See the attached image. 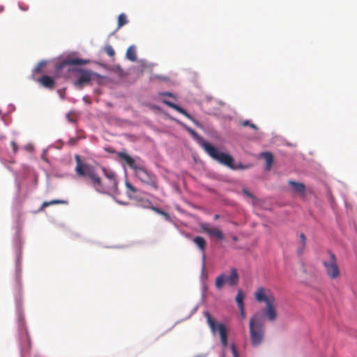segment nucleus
<instances>
[{
	"mask_svg": "<svg viewBox=\"0 0 357 357\" xmlns=\"http://www.w3.org/2000/svg\"><path fill=\"white\" fill-rule=\"evenodd\" d=\"M75 172L77 175L80 177L87 176L89 178L93 186L98 192L107 193L109 190L115 191L117 190L118 183L116 174L113 171L107 169L105 167L102 168L105 176L108 179V183L105 185L102 183L94 167L87 163H83L79 155H75Z\"/></svg>",
	"mask_w": 357,
	"mask_h": 357,
	"instance_id": "obj_1",
	"label": "nucleus"
},
{
	"mask_svg": "<svg viewBox=\"0 0 357 357\" xmlns=\"http://www.w3.org/2000/svg\"><path fill=\"white\" fill-rule=\"evenodd\" d=\"M187 131L195 139H197L200 146L204 151L215 160L223 164L231 169H234L233 165V158L227 153L220 152L218 149L214 147L208 142H206L202 137H200L193 129L188 126L185 127Z\"/></svg>",
	"mask_w": 357,
	"mask_h": 357,
	"instance_id": "obj_2",
	"label": "nucleus"
},
{
	"mask_svg": "<svg viewBox=\"0 0 357 357\" xmlns=\"http://www.w3.org/2000/svg\"><path fill=\"white\" fill-rule=\"evenodd\" d=\"M255 298L258 302H264L266 308L263 314L270 321H274L277 319V300L271 291L268 289L259 287L255 293Z\"/></svg>",
	"mask_w": 357,
	"mask_h": 357,
	"instance_id": "obj_3",
	"label": "nucleus"
},
{
	"mask_svg": "<svg viewBox=\"0 0 357 357\" xmlns=\"http://www.w3.org/2000/svg\"><path fill=\"white\" fill-rule=\"evenodd\" d=\"M265 326L259 313L255 314L250 319L249 332L250 342L253 347L259 346L265 337Z\"/></svg>",
	"mask_w": 357,
	"mask_h": 357,
	"instance_id": "obj_4",
	"label": "nucleus"
},
{
	"mask_svg": "<svg viewBox=\"0 0 357 357\" xmlns=\"http://www.w3.org/2000/svg\"><path fill=\"white\" fill-rule=\"evenodd\" d=\"M133 171L142 183L152 187L154 190L158 189L156 176L149 172L144 165L139 164Z\"/></svg>",
	"mask_w": 357,
	"mask_h": 357,
	"instance_id": "obj_5",
	"label": "nucleus"
},
{
	"mask_svg": "<svg viewBox=\"0 0 357 357\" xmlns=\"http://www.w3.org/2000/svg\"><path fill=\"white\" fill-rule=\"evenodd\" d=\"M204 314L206 319V321L211 328V332L213 333H215L217 331L219 332L221 343L223 347H226L228 344V341L227 329L225 325L221 323L217 324L208 312H204Z\"/></svg>",
	"mask_w": 357,
	"mask_h": 357,
	"instance_id": "obj_6",
	"label": "nucleus"
},
{
	"mask_svg": "<svg viewBox=\"0 0 357 357\" xmlns=\"http://www.w3.org/2000/svg\"><path fill=\"white\" fill-rule=\"evenodd\" d=\"M328 259L323 261L322 264L325 268L326 273L331 279H336L340 275L339 266L337 265V258L333 252L328 251Z\"/></svg>",
	"mask_w": 357,
	"mask_h": 357,
	"instance_id": "obj_7",
	"label": "nucleus"
},
{
	"mask_svg": "<svg viewBox=\"0 0 357 357\" xmlns=\"http://www.w3.org/2000/svg\"><path fill=\"white\" fill-rule=\"evenodd\" d=\"M238 274L236 268L231 269V273L229 276L222 273L218 276L215 279V287L218 289H221L225 283L227 282L230 286H235L238 282Z\"/></svg>",
	"mask_w": 357,
	"mask_h": 357,
	"instance_id": "obj_8",
	"label": "nucleus"
},
{
	"mask_svg": "<svg viewBox=\"0 0 357 357\" xmlns=\"http://www.w3.org/2000/svg\"><path fill=\"white\" fill-rule=\"evenodd\" d=\"M73 70L79 73L78 78L75 82V86L79 89H82L84 86L89 84L93 78V76L96 75L91 70L77 68Z\"/></svg>",
	"mask_w": 357,
	"mask_h": 357,
	"instance_id": "obj_9",
	"label": "nucleus"
},
{
	"mask_svg": "<svg viewBox=\"0 0 357 357\" xmlns=\"http://www.w3.org/2000/svg\"><path fill=\"white\" fill-rule=\"evenodd\" d=\"M126 187L127 189L126 193L129 198L135 200L140 206L143 207H148L151 204V202L149 199H143L139 198L137 196H134V194L137 192V189L129 182L126 183Z\"/></svg>",
	"mask_w": 357,
	"mask_h": 357,
	"instance_id": "obj_10",
	"label": "nucleus"
},
{
	"mask_svg": "<svg viewBox=\"0 0 357 357\" xmlns=\"http://www.w3.org/2000/svg\"><path fill=\"white\" fill-rule=\"evenodd\" d=\"M89 60L81 59H68L61 61L55 66V71L56 73L64 69L66 66L70 65H84L89 63Z\"/></svg>",
	"mask_w": 357,
	"mask_h": 357,
	"instance_id": "obj_11",
	"label": "nucleus"
},
{
	"mask_svg": "<svg viewBox=\"0 0 357 357\" xmlns=\"http://www.w3.org/2000/svg\"><path fill=\"white\" fill-rule=\"evenodd\" d=\"M201 228L204 232L206 233L211 237H215L218 240H222L224 238V235L222 231L217 227H211L207 223L202 224Z\"/></svg>",
	"mask_w": 357,
	"mask_h": 357,
	"instance_id": "obj_12",
	"label": "nucleus"
},
{
	"mask_svg": "<svg viewBox=\"0 0 357 357\" xmlns=\"http://www.w3.org/2000/svg\"><path fill=\"white\" fill-rule=\"evenodd\" d=\"M162 102L169 106V107L175 109L176 111H177L178 112H179L180 114L184 115L185 117H187L188 119L192 121L195 123L197 124V122L196 121L194 120V119L192 117V116L188 114L186 110H185L183 108L181 107L180 106L174 104V102H172L169 100H162Z\"/></svg>",
	"mask_w": 357,
	"mask_h": 357,
	"instance_id": "obj_13",
	"label": "nucleus"
},
{
	"mask_svg": "<svg viewBox=\"0 0 357 357\" xmlns=\"http://www.w3.org/2000/svg\"><path fill=\"white\" fill-rule=\"evenodd\" d=\"M20 341L22 350L23 351H28L31 347V342L26 329H21L20 331Z\"/></svg>",
	"mask_w": 357,
	"mask_h": 357,
	"instance_id": "obj_14",
	"label": "nucleus"
},
{
	"mask_svg": "<svg viewBox=\"0 0 357 357\" xmlns=\"http://www.w3.org/2000/svg\"><path fill=\"white\" fill-rule=\"evenodd\" d=\"M117 155L119 160L124 161L132 169H134L139 165L131 156L125 152H119Z\"/></svg>",
	"mask_w": 357,
	"mask_h": 357,
	"instance_id": "obj_15",
	"label": "nucleus"
},
{
	"mask_svg": "<svg viewBox=\"0 0 357 357\" xmlns=\"http://www.w3.org/2000/svg\"><path fill=\"white\" fill-rule=\"evenodd\" d=\"M38 82L40 85L49 89H53L55 86L54 79L49 75L42 76L38 79Z\"/></svg>",
	"mask_w": 357,
	"mask_h": 357,
	"instance_id": "obj_16",
	"label": "nucleus"
},
{
	"mask_svg": "<svg viewBox=\"0 0 357 357\" xmlns=\"http://www.w3.org/2000/svg\"><path fill=\"white\" fill-rule=\"evenodd\" d=\"M288 183L291 186L294 192L303 195L305 191V185L303 183L289 180Z\"/></svg>",
	"mask_w": 357,
	"mask_h": 357,
	"instance_id": "obj_17",
	"label": "nucleus"
},
{
	"mask_svg": "<svg viewBox=\"0 0 357 357\" xmlns=\"http://www.w3.org/2000/svg\"><path fill=\"white\" fill-rule=\"evenodd\" d=\"M192 241L204 255L205 248L206 246V240L202 236H196L192 239Z\"/></svg>",
	"mask_w": 357,
	"mask_h": 357,
	"instance_id": "obj_18",
	"label": "nucleus"
},
{
	"mask_svg": "<svg viewBox=\"0 0 357 357\" xmlns=\"http://www.w3.org/2000/svg\"><path fill=\"white\" fill-rule=\"evenodd\" d=\"M262 158L266 162V169L269 170L273 162V156L270 152H264L261 153Z\"/></svg>",
	"mask_w": 357,
	"mask_h": 357,
	"instance_id": "obj_19",
	"label": "nucleus"
},
{
	"mask_svg": "<svg viewBox=\"0 0 357 357\" xmlns=\"http://www.w3.org/2000/svg\"><path fill=\"white\" fill-rule=\"evenodd\" d=\"M126 58L132 61L137 60L135 48L133 46L129 47L126 51Z\"/></svg>",
	"mask_w": 357,
	"mask_h": 357,
	"instance_id": "obj_20",
	"label": "nucleus"
},
{
	"mask_svg": "<svg viewBox=\"0 0 357 357\" xmlns=\"http://www.w3.org/2000/svg\"><path fill=\"white\" fill-rule=\"evenodd\" d=\"M301 243L298 248V253L301 255L303 253V251L306 245V236L304 234H300Z\"/></svg>",
	"mask_w": 357,
	"mask_h": 357,
	"instance_id": "obj_21",
	"label": "nucleus"
},
{
	"mask_svg": "<svg viewBox=\"0 0 357 357\" xmlns=\"http://www.w3.org/2000/svg\"><path fill=\"white\" fill-rule=\"evenodd\" d=\"M66 203H67V202H66L64 200H61V199H53L50 202H44L41 205L40 209L43 210L45 208L50 206L51 205H54V204H66Z\"/></svg>",
	"mask_w": 357,
	"mask_h": 357,
	"instance_id": "obj_22",
	"label": "nucleus"
},
{
	"mask_svg": "<svg viewBox=\"0 0 357 357\" xmlns=\"http://www.w3.org/2000/svg\"><path fill=\"white\" fill-rule=\"evenodd\" d=\"M244 294L242 290L239 289L238 291L237 295L236 296V301L237 303L238 308H242L243 306H244L243 303V298H244Z\"/></svg>",
	"mask_w": 357,
	"mask_h": 357,
	"instance_id": "obj_23",
	"label": "nucleus"
},
{
	"mask_svg": "<svg viewBox=\"0 0 357 357\" xmlns=\"http://www.w3.org/2000/svg\"><path fill=\"white\" fill-rule=\"evenodd\" d=\"M128 23L126 15L124 13H121L118 17V29H120L123 25Z\"/></svg>",
	"mask_w": 357,
	"mask_h": 357,
	"instance_id": "obj_24",
	"label": "nucleus"
},
{
	"mask_svg": "<svg viewBox=\"0 0 357 357\" xmlns=\"http://www.w3.org/2000/svg\"><path fill=\"white\" fill-rule=\"evenodd\" d=\"M45 65V61H40L33 70L34 73H36V74L40 73L42 72V68L44 67Z\"/></svg>",
	"mask_w": 357,
	"mask_h": 357,
	"instance_id": "obj_25",
	"label": "nucleus"
},
{
	"mask_svg": "<svg viewBox=\"0 0 357 357\" xmlns=\"http://www.w3.org/2000/svg\"><path fill=\"white\" fill-rule=\"evenodd\" d=\"M105 52L111 57L114 56L115 52L111 45H107L105 47Z\"/></svg>",
	"mask_w": 357,
	"mask_h": 357,
	"instance_id": "obj_26",
	"label": "nucleus"
},
{
	"mask_svg": "<svg viewBox=\"0 0 357 357\" xmlns=\"http://www.w3.org/2000/svg\"><path fill=\"white\" fill-rule=\"evenodd\" d=\"M241 125L243 126H250L251 128L257 130L258 129L257 126L256 125H255L254 123H250L248 120H245V121H243L242 123H241Z\"/></svg>",
	"mask_w": 357,
	"mask_h": 357,
	"instance_id": "obj_27",
	"label": "nucleus"
},
{
	"mask_svg": "<svg viewBox=\"0 0 357 357\" xmlns=\"http://www.w3.org/2000/svg\"><path fill=\"white\" fill-rule=\"evenodd\" d=\"M242 193L246 197L250 198L253 200L255 199V197L251 192H250L246 188H243L242 190Z\"/></svg>",
	"mask_w": 357,
	"mask_h": 357,
	"instance_id": "obj_28",
	"label": "nucleus"
},
{
	"mask_svg": "<svg viewBox=\"0 0 357 357\" xmlns=\"http://www.w3.org/2000/svg\"><path fill=\"white\" fill-rule=\"evenodd\" d=\"M230 348H231V352L233 354V357H239L238 351H237L236 347L234 344H231Z\"/></svg>",
	"mask_w": 357,
	"mask_h": 357,
	"instance_id": "obj_29",
	"label": "nucleus"
},
{
	"mask_svg": "<svg viewBox=\"0 0 357 357\" xmlns=\"http://www.w3.org/2000/svg\"><path fill=\"white\" fill-rule=\"evenodd\" d=\"M10 145H11V146L13 148V152L15 153H16L17 152V151H18V146H17L16 142L15 141H12L10 142Z\"/></svg>",
	"mask_w": 357,
	"mask_h": 357,
	"instance_id": "obj_30",
	"label": "nucleus"
},
{
	"mask_svg": "<svg viewBox=\"0 0 357 357\" xmlns=\"http://www.w3.org/2000/svg\"><path fill=\"white\" fill-rule=\"evenodd\" d=\"M150 205H151V204L149 205V206L147 208H150L152 211L156 212L157 213L160 214L162 211V210H161L160 208L153 206H151Z\"/></svg>",
	"mask_w": 357,
	"mask_h": 357,
	"instance_id": "obj_31",
	"label": "nucleus"
},
{
	"mask_svg": "<svg viewBox=\"0 0 357 357\" xmlns=\"http://www.w3.org/2000/svg\"><path fill=\"white\" fill-rule=\"evenodd\" d=\"M20 8L24 11L28 10L29 8L27 6L20 4Z\"/></svg>",
	"mask_w": 357,
	"mask_h": 357,
	"instance_id": "obj_32",
	"label": "nucleus"
},
{
	"mask_svg": "<svg viewBox=\"0 0 357 357\" xmlns=\"http://www.w3.org/2000/svg\"><path fill=\"white\" fill-rule=\"evenodd\" d=\"M240 311H241V315L243 318L245 317V310H244V306H243L242 308H239Z\"/></svg>",
	"mask_w": 357,
	"mask_h": 357,
	"instance_id": "obj_33",
	"label": "nucleus"
},
{
	"mask_svg": "<svg viewBox=\"0 0 357 357\" xmlns=\"http://www.w3.org/2000/svg\"><path fill=\"white\" fill-rule=\"evenodd\" d=\"M160 215H163L164 217L166 218V219H169V215L167 213L165 212V211H162L161 213H160Z\"/></svg>",
	"mask_w": 357,
	"mask_h": 357,
	"instance_id": "obj_34",
	"label": "nucleus"
},
{
	"mask_svg": "<svg viewBox=\"0 0 357 357\" xmlns=\"http://www.w3.org/2000/svg\"><path fill=\"white\" fill-rule=\"evenodd\" d=\"M165 96H169V97H172L173 96V94L172 93H169V92H166L164 93Z\"/></svg>",
	"mask_w": 357,
	"mask_h": 357,
	"instance_id": "obj_35",
	"label": "nucleus"
},
{
	"mask_svg": "<svg viewBox=\"0 0 357 357\" xmlns=\"http://www.w3.org/2000/svg\"><path fill=\"white\" fill-rule=\"evenodd\" d=\"M218 218H219V215H215L214 216V219H215V220H217Z\"/></svg>",
	"mask_w": 357,
	"mask_h": 357,
	"instance_id": "obj_36",
	"label": "nucleus"
},
{
	"mask_svg": "<svg viewBox=\"0 0 357 357\" xmlns=\"http://www.w3.org/2000/svg\"><path fill=\"white\" fill-rule=\"evenodd\" d=\"M237 239H238V238H237V237H236V236H234V237H233V240H234V241H237Z\"/></svg>",
	"mask_w": 357,
	"mask_h": 357,
	"instance_id": "obj_37",
	"label": "nucleus"
},
{
	"mask_svg": "<svg viewBox=\"0 0 357 357\" xmlns=\"http://www.w3.org/2000/svg\"><path fill=\"white\" fill-rule=\"evenodd\" d=\"M17 280H19L18 275H17Z\"/></svg>",
	"mask_w": 357,
	"mask_h": 357,
	"instance_id": "obj_38",
	"label": "nucleus"
},
{
	"mask_svg": "<svg viewBox=\"0 0 357 357\" xmlns=\"http://www.w3.org/2000/svg\"><path fill=\"white\" fill-rule=\"evenodd\" d=\"M222 357H225V355L223 354Z\"/></svg>",
	"mask_w": 357,
	"mask_h": 357,
	"instance_id": "obj_39",
	"label": "nucleus"
}]
</instances>
